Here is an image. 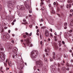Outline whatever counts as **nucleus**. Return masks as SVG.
Wrapping results in <instances>:
<instances>
[{"label": "nucleus", "instance_id": "e433bc0d", "mask_svg": "<svg viewBox=\"0 0 73 73\" xmlns=\"http://www.w3.org/2000/svg\"><path fill=\"white\" fill-rule=\"evenodd\" d=\"M62 43L63 44H65V42L64 41H62Z\"/></svg>", "mask_w": 73, "mask_h": 73}, {"label": "nucleus", "instance_id": "7ed1b4c3", "mask_svg": "<svg viewBox=\"0 0 73 73\" xmlns=\"http://www.w3.org/2000/svg\"><path fill=\"white\" fill-rule=\"evenodd\" d=\"M26 43L27 45V46H26V49H28V48H29V47H32V44H31V43H30L29 39L28 38L27 39Z\"/></svg>", "mask_w": 73, "mask_h": 73}, {"label": "nucleus", "instance_id": "2eb2a0df", "mask_svg": "<svg viewBox=\"0 0 73 73\" xmlns=\"http://www.w3.org/2000/svg\"><path fill=\"white\" fill-rule=\"evenodd\" d=\"M51 12L52 13H54L55 12L54 10H53V8H52V9H51Z\"/></svg>", "mask_w": 73, "mask_h": 73}, {"label": "nucleus", "instance_id": "5701e85b", "mask_svg": "<svg viewBox=\"0 0 73 73\" xmlns=\"http://www.w3.org/2000/svg\"><path fill=\"white\" fill-rule=\"evenodd\" d=\"M11 42L13 44H14V43H15V41H14V40H12L11 41Z\"/></svg>", "mask_w": 73, "mask_h": 73}, {"label": "nucleus", "instance_id": "774afa93", "mask_svg": "<svg viewBox=\"0 0 73 73\" xmlns=\"http://www.w3.org/2000/svg\"><path fill=\"white\" fill-rule=\"evenodd\" d=\"M69 51L70 52H72V50H69Z\"/></svg>", "mask_w": 73, "mask_h": 73}, {"label": "nucleus", "instance_id": "f3484780", "mask_svg": "<svg viewBox=\"0 0 73 73\" xmlns=\"http://www.w3.org/2000/svg\"><path fill=\"white\" fill-rule=\"evenodd\" d=\"M12 48V46L11 45H9L8 46V48L9 49H11Z\"/></svg>", "mask_w": 73, "mask_h": 73}, {"label": "nucleus", "instance_id": "2f4dec72", "mask_svg": "<svg viewBox=\"0 0 73 73\" xmlns=\"http://www.w3.org/2000/svg\"><path fill=\"white\" fill-rule=\"evenodd\" d=\"M50 61H53V59L52 58H51L50 59Z\"/></svg>", "mask_w": 73, "mask_h": 73}, {"label": "nucleus", "instance_id": "49530a36", "mask_svg": "<svg viewBox=\"0 0 73 73\" xmlns=\"http://www.w3.org/2000/svg\"><path fill=\"white\" fill-rule=\"evenodd\" d=\"M56 2H54L53 3V5H56Z\"/></svg>", "mask_w": 73, "mask_h": 73}, {"label": "nucleus", "instance_id": "c85d7f7f", "mask_svg": "<svg viewBox=\"0 0 73 73\" xmlns=\"http://www.w3.org/2000/svg\"><path fill=\"white\" fill-rule=\"evenodd\" d=\"M50 36L51 37H52V38H53V35H52V34L50 33Z\"/></svg>", "mask_w": 73, "mask_h": 73}, {"label": "nucleus", "instance_id": "9d476101", "mask_svg": "<svg viewBox=\"0 0 73 73\" xmlns=\"http://www.w3.org/2000/svg\"><path fill=\"white\" fill-rule=\"evenodd\" d=\"M44 0H41V1H42V2L40 3V6L41 7V6H44L45 5V4H44V3L43 2Z\"/></svg>", "mask_w": 73, "mask_h": 73}, {"label": "nucleus", "instance_id": "09e8293b", "mask_svg": "<svg viewBox=\"0 0 73 73\" xmlns=\"http://www.w3.org/2000/svg\"><path fill=\"white\" fill-rule=\"evenodd\" d=\"M67 70H69V68H67Z\"/></svg>", "mask_w": 73, "mask_h": 73}, {"label": "nucleus", "instance_id": "37998d69", "mask_svg": "<svg viewBox=\"0 0 73 73\" xmlns=\"http://www.w3.org/2000/svg\"><path fill=\"white\" fill-rule=\"evenodd\" d=\"M73 10L72 9H71V10H70V12H73Z\"/></svg>", "mask_w": 73, "mask_h": 73}, {"label": "nucleus", "instance_id": "a19ab883", "mask_svg": "<svg viewBox=\"0 0 73 73\" xmlns=\"http://www.w3.org/2000/svg\"><path fill=\"white\" fill-rule=\"evenodd\" d=\"M8 33H10L11 32V30H9L8 31Z\"/></svg>", "mask_w": 73, "mask_h": 73}, {"label": "nucleus", "instance_id": "e2e57ef3", "mask_svg": "<svg viewBox=\"0 0 73 73\" xmlns=\"http://www.w3.org/2000/svg\"><path fill=\"white\" fill-rule=\"evenodd\" d=\"M19 73H22V71L21 70H20L19 72Z\"/></svg>", "mask_w": 73, "mask_h": 73}, {"label": "nucleus", "instance_id": "c756f323", "mask_svg": "<svg viewBox=\"0 0 73 73\" xmlns=\"http://www.w3.org/2000/svg\"><path fill=\"white\" fill-rule=\"evenodd\" d=\"M44 9H45V8H44V7H43L41 8V10H44Z\"/></svg>", "mask_w": 73, "mask_h": 73}, {"label": "nucleus", "instance_id": "4c0bfd02", "mask_svg": "<svg viewBox=\"0 0 73 73\" xmlns=\"http://www.w3.org/2000/svg\"><path fill=\"white\" fill-rule=\"evenodd\" d=\"M32 33H31L29 34V36H31V35H32Z\"/></svg>", "mask_w": 73, "mask_h": 73}, {"label": "nucleus", "instance_id": "052dcab7", "mask_svg": "<svg viewBox=\"0 0 73 73\" xmlns=\"http://www.w3.org/2000/svg\"><path fill=\"white\" fill-rule=\"evenodd\" d=\"M30 28H32V25H30Z\"/></svg>", "mask_w": 73, "mask_h": 73}, {"label": "nucleus", "instance_id": "4468645a", "mask_svg": "<svg viewBox=\"0 0 73 73\" xmlns=\"http://www.w3.org/2000/svg\"><path fill=\"white\" fill-rule=\"evenodd\" d=\"M67 7H66L67 8H70V7H71V4H69V5L67 4Z\"/></svg>", "mask_w": 73, "mask_h": 73}, {"label": "nucleus", "instance_id": "f257e3e1", "mask_svg": "<svg viewBox=\"0 0 73 73\" xmlns=\"http://www.w3.org/2000/svg\"><path fill=\"white\" fill-rule=\"evenodd\" d=\"M38 54V51L35 50H33L30 53V56L34 60H36V57L37 56Z\"/></svg>", "mask_w": 73, "mask_h": 73}, {"label": "nucleus", "instance_id": "7c9ffc66", "mask_svg": "<svg viewBox=\"0 0 73 73\" xmlns=\"http://www.w3.org/2000/svg\"><path fill=\"white\" fill-rule=\"evenodd\" d=\"M15 54H13V58H15Z\"/></svg>", "mask_w": 73, "mask_h": 73}, {"label": "nucleus", "instance_id": "20e7f679", "mask_svg": "<svg viewBox=\"0 0 73 73\" xmlns=\"http://www.w3.org/2000/svg\"><path fill=\"white\" fill-rule=\"evenodd\" d=\"M36 64L38 67L39 66H41L42 65L43 63L42 62L41 60H38L36 61Z\"/></svg>", "mask_w": 73, "mask_h": 73}, {"label": "nucleus", "instance_id": "a211bd4d", "mask_svg": "<svg viewBox=\"0 0 73 73\" xmlns=\"http://www.w3.org/2000/svg\"><path fill=\"white\" fill-rule=\"evenodd\" d=\"M48 6H49V7L50 8V9H52V8H53V7H52L51 6V5L50 4H49V5H48Z\"/></svg>", "mask_w": 73, "mask_h": 73}, {"label": "nucleus", "instance_id": "338daca9", "mask_svg": "<svg viewBox=\"0 0 73 73\" xmlns=\"http://www.w3.org/2000/svg\"><path fill=\"white\" fill-rule=\"evenodd\" d=\"M67 28V27H64V29H66Z\"/></svg>", "mask_w": 73, "mask_h": 73}, {"label": "nucleus", "instance_id": "8fccbe9b", "mask_svg": "<svg viewBox=\"0 0 73 73\" xmlns=\"http://www.w3.org/2000/svg\"><path fill=\"white\" fill-rule=\"evenodd\" d=\"M4 65L5 66H7V64L6 63H4Z\"/></svg>", "mask_w": 73, "mask_h": 73}, {"label": "nucleus", "instance_id": "39448f33", "mask_svg": "<svg viewBox=\"0 0 73 73\" xmlns=\"http://www.w3.org/2000/svg\"><path fill=\"white\" fill-rule=\"evenodd\" d=\"M53 58L54 60H56L58 61H60V58L59 57V56L56 55V57L55 56H54L53 57Z\"/></svg>", "mask_w": 73, "mask_h": 73}, {"label": "nucleus", "instance_id": "f03ea898", "mask_svg": "<svg viewBox=\"0 0 73 73\" xmlns=\"http://www.w3.org/2000/svg\"><path fill=\"white\" fill-rule=\"evenodd\" d=\"M4 49V48L2 47L1 45L0 44V50H2ZM0 58L3 60H5V54L2 53L1 52H0Z\"/></svg>", "mask_w": 73, "mask_h": 73}, {"label": "nucleus", "instance_id": "5fc2aeb1", "mask_svg": "<svg viewBox=\"0 0 73 73\" xmlns=\"http://www.w3.org/2000/svg\"><path fill=\"white\" fill-rule=\"evenodd\" d=\"M50 30L51 32H52V29H50Z\"/></svg>", "mask_w": 73, "mask_h": 73}, {"label": "nucleus", "instance_id": "58836bf2", "mask_svg": "<svg viewBox=\"0 0 73 73\" xmlns=\"http://www.w3.org/2000/svg\"><path fill=\"white\" fill-rule=\"evenodd\" d=\"M72 30H70L69 32L70 33H72Z\"/></svg>", "mask_w": 73, "mask_h": 73}, {"label": "nucleus", "instance_id": "a18cd8bd", "mask_svg": "<svg viewBox=\"0 0 73 73\" xmlns=\"http://www.w3.org/2000/svg\"><path fill=\"white\" fill-rule=\"evenodd\" d=\"M0 72H1V73H4V72L3 71L1 70Z\"/></svg>", "mask_w": 73, "mask_h": 73}, {"label": "nucleus", "instance_id": "412c9836", "mask_svg": "<svg viewBox=\"0 0 73 73\" xmlns=\"http://www.w3.org/2000/svg\"><path fill=\"white\" fill-rule=\"evenodd\" d=\"M66 65L67 66H68V67L70 66H69V63H66Z\"/></svg>", "mask_w": 73, "mask_h": 73}, {"label": "nucleus", "instance_id": "9b49d317", "mask_svg": "<svg viewBox=\"0 0 73 73\" xmlns=\"http://www.w3.org/2000/svg\"><path fill=\"white\" fill-rule=\"evenodd\" d=\"M9 7H11V6L12 5V2L11 1H9Z\"/></svg>", "mask_w": 73, "mask_h": 73}, {"label": "nucleus", "instance_id": "c03bdc74", "mask_svg": "<svg viewBox=\"0 0 73 73\" xmlns=\"http://www.w3.org/2000/svg\"><path fill=\"white\" fill-rule=\"evenodd\" d=\"M27 8L28 9H29L30 8V7L29 6H27Z\"/></svg>", "mask_w": 73, "mask_h": 73}, {"label": "nucleus", "instance_id": "72a5a7b5", "mask_svg": "<svg viewBox=\"0 0 73 73\" xmlns=\"http://www.w3.org/2000/svg\"><path fill=\"white\" fill-rule=\"evenodd\" d=\"M23 21L24 22H26V20L25 19H23Z\"/></svg>", "mask_w": 73, "mask_h": 73}, {"label": "nucleus", "instance_id": "a878e982", "mask_svg": "<svg viewBox=\"0 0 73 73\" xmlns=\"http://www.w3.org/2000/svg\"><path fill=\"white\" fill-rule=\"evenodd\" d=\"M34 70H36V66H34Z\"/></svg>", "mask_w": 73, "mask_h": 73}, {"label": "nucleus", "instance_id": "f704fd0d", "mask_svg": "<svg viewBox=\"0 0 73 73\" xmlns=\"http://www.w3.org/2000/svg\"><path fill=\"white\" fill-rule=\"evenodd\" d=\"M46 1L47 3H49V0H46Z\"/></svg>", "mask_w": 73, "mask_h": 73}, {"label": "nucleus", "instance_id": "dca6fc26", "mask_svg": "<svg viewBox=\"0 0 73 73\" xmlns=\"http://www.w3.org/2000/svg\"><path fill=\"white\" fill-rule=\"evenodd\" d=\"M8 64L10 66H12V64H11V62H8Z\"/></svg>", "mask_w": 73, "mask_h": 73}, {"label": "nucleus", "instance_id": "bf43d9fd", "mask_svg": "<svg viewBox=\"0 0 73 73\" xmlns=\"http://www.w3.org/2000/svg\"><path fill=\"white\" fill-rule=\"evenodd\" d=\"M60 36L62 35V32H60Z\"/></svg>", "mask_w": 73, "mask_h": 73}, {"label": "nucleus", "instance_id": "473e14b6", "mask_svg": "<svg viewBox=\"0 0 73 73\" xmlns=\"http://www.w3.org/2000/svg\"><path fill=\"white\" fill-rule=\"evenodd\" d=\"M17 68L18 69H20V70H21V69H22V67H21V68H19L18 67H17Z\"/></svg>", "mask_w": 73, "mask_h": 73}, {"label": "nucleus", "instance_id": "6ab92c4d", "mask_svg": "<svg viewBox=\"0 0 73 73\" xmlns=\"http://www.w3.org/2000/svg\"><path fill=\"white\" fill-rule=\"evenodd\" d=\"M48 22L49 23H50V24H51V25H54V24H53V23H51L50 22H49V21H48Z\"/></svg>", "mask_w": 73, "mask_h": 73}, {"label": "nucleus", "instance_id": "3c124183", "mask_svg": "<svg viewBox=\"0 0 73 73\" xmlns=\"http://www.w3.org/2000/svg\"><path fill=\"white\" fill-rule=\"evenodd\" d=\"M72 14H70V17H72Z\"/></svg>", "mask_w": 73, "mask_h": 73}, {"label": "nucleus", "instance_id": "864d4df0", "mask_svg": "<svg viewBox=\"0 0 73 73\" xmlns=\"http://www.w3.org/2000/svg\"><path fill=\"white\" fill-rule=\"evenodd\" d=\"M58 66H60V64H59V63L58 64Z\"/></svg>", "mask_w": 73, "mask_h": 73}, {"label": "nucleus", "instance_id": "6e6552de", "mask_svg": "<svg viewBox=\"0 0 73 73\" xmlns=\"http://www.w3.org/2000/svg\"><path fill=\"white\" fill-rule=\"evenodd\" d=\"M13 51L14 53H16V52H17V50H18V49H17V48L14 47L13 49Z\"/></svg>", "mask_w": 73, "mask_h": 73}, {"label": "nucleus", "instance_id": "393cba45", "mask_svg": "<svg viewBox=\"0 0 73 73\" xmlns=\"http://www.w3.org/2000/svg\"><path fill=\"white\" fill-rule=\"evenodd\" d=\"M25 34L26 35H27V36H29V34H28V33L26 32L25 33Z\"/></svg>", "mask_w": 73, "mask_h": 73}, {"label": "nucleus", "instance_id": "aec40b11", "mask_svg": "<svg viewBox=\"0 0 73 73\" xmlns=\"http://www.w3.org/2000/svg\"><path fill=\"white\" fill-rule=\"evenodd\" d=\"M40 22H41V21L42 22L44 21V19L42 18L40 20Z\"/></svg>", "mask_w": 73, "mask_h": 73}, {"label": "nucleus", "instance_id": "ea45409f", "mask_svg": "<svg viewBox=\"0 0 73 73\" xmlns=\"http://www.w3.org/2000/svg\"><path fill=\"white\" fill-rule=\"evenodd\" d=\"M29 13H32V10H29Z\"/></svg>", "mask_w": 73, "mask_h": 73}, {"label": "nucleus", "instance_id": "b1692460", "mask_svg": "<svg viewBox=\"0 0 73 73\" xmlns=\"http://www.w3.org/2000/svg\"><path fill=\"white\" fill-rule=\"evenodd\" d=\"M68 25V24H67V23L66 22H65V23H64V25L65 26H67V25Z\"/></svg>", "mask_w": 73, "mask_h": 73}, {"label": "nucleus", "instance_id": "680f3d73", "mask_svg": "<svg viewBox=\"0 0 73 73\" xmlns=\"http://www.w3.org/2000/svg\"><path fill=\"white\" fill-rule=\"evenodd\" d=\"M28 0H27L26 1H25V3H28Z\"/></svg>", "mask_w": 73, "mask_h": 73}, {"label": "nucleus", "instance_id": "13d9d810", "mask_svg": "<svg viewBox=\"0 0 73 73\" xmlns=\"http://www.w3.org/2000/svg\"><path fill=\"white\" fill-rule=\"evenodd\" d=\"M23 63H24V62H23L22 61L21 62V64H23Z\"/></svg>", "mask_w": 73, "mask_h": 73}, {"label": "nucleus", "instance_id": "6e6d98bb", "mask_svg": "<svg viewBox=\"0 0 73 73\" xmlns=\"http://www.w3.org/2000/svg\"><path fill=\"white\" fill-rule=\"evenodd\" d=\"M18 29H17V28H15V31H17V30H18Z\"/></svg>", "mask_w": 73, "mask_h": 73}, {"label": "nucleus", "instance_id": "4d7b16f0", "mask_svg": "<svg viewBox=\"0 0 73 73\" xmlns=\"http://www.w3.org/2000/svg\"><path fill=\"white\" fill-rule=\"evenodd\" d=\"M12 36H13V37H15V35L14 34H12Z\"/></svg>", "mask_w": 73, "mask_h": 73}, {"label": "nucleus", "instance_id": "423d86ee", "mask_svg": "<svg viewBox=\"0 0 73 73\" xmlns=\"http://www.w3.org/2000/svg\"><path fill=\"white\" fill-rule=\"evenodd\" d=\"M18 9H25V8H24V7L23 6V5H21L20 6H18L17 7Z\"/></svg>", "mask_w": 73, "mask_h": 73}, {"label": "nucleus", "instance_id": "0eeeda50", "mask_svg": "<svg viewBox=\"0 0 73 73\" xmlns=\"http://www.w3.org/2000/svg\"><path fill=\"white\" fill-rule=\"evenodd\" d=\"M49 33L48 32V30H46L45 31V36L46 37H48Z\"/></svg>", "mask_w": 73, "mask_h": 73}, {"label": "nucleus", "instance_id": "f8f14e48", "mask_svg": "<svg viewBox=\"0 0 73 73\" xmlns=\"http://www.w3.org/2000/svg\"><path fill=\"white\" fill-rule=\"evenodd\" d=\"M70 26H71V25L72 26H73V20H71V22H70Z\"/></svg>", "mask_w": 73, "mask_h": 73}, {"label": "nucleus", "instance_id": "603ef678", "mask_svg": "<svg viewBox=\"0 0 73 73\" xmlns=\"http://www.w3.org/2000/svg\"><path fill=\"white\" fill-rule=\"evenodd\" d=\"M9 68H6V70H9Z\"/></svg>", "mask_w": 73, "mask_h": 73}, {"label": "nucleus", "instance_id": "69168bd1", "mask_svg": "<svg viewBox=\"0 0 73 73\" xmlns=\"http://www.w3.org/2000/svg\"><path fill=\"white\" fill-rule=\"evenodd\" d=\"M36 32L37 33H38V32H39V30H37Z\"/></svg>", "mask_w": 73, "mask_h": 73}, {"label": "nucleus", "instance_id": "cd10ccee", "mask_svg": "<svg viewBox=\"0 0 73 73\" xmlns=\"http://www.w3.org/2000/svg\"><path fill=\"white\" fill-rule=\"evenodd\" d=\"M45 27L43 26L41 27V29H45Z\"/></svg>", "mask_w": 73, "mask_h": 73}, {"label": "nucleus", "instance_id": "1a4fd4ad", "mask_svg": "<svg viewBox=\"0 0 73 73\" xmlns=\"http://www.w3.org/2000/svg\"><path fill=\"white\" fill-rule=\"evenodd\" d=\"M9 38V37L8 36V35H5L3 36V39L5 40H7V39L8 38Z\"/></svg>", "mask_w": 73, "mask_h": 73}, {"label": "nucleus", "instance_id": "ddd939ff", "mask_svg": "<svg viewBox=\"0 0 73 73\" xmlns=\"http://www.w3.org/2000/svg\"><path fill=\"white\" fill-rule=\"evenodd\" d=\"M73 2V0H68L67 1V3H72Z\"/></svg>", "mask_w": 73, "mask_h": 73}, {"label": "nucleus", "instance_id": "4be33fe9", "mask_svg": "<svg viewBox=\"0 0 73 73\" xmlns=\"http://www.w3.org/2000/svg\"><path fill=\"white\" fill-rule=\"evenodd\" d=\"M54 37V40L55 41H57V37L55 36Z\"/></svg>", "mask_w": 73, "mask_h": 73}, {"label": "nucleus", "instance_id": "de8ad7c7", "mask_svg": "<svg viewBox=\"0 0 73 73\" xmlns=\"http://www.w3.org/2000/svg\"><path fill=\"white\" fill-rule=\"evenodd\" d=\"M48 41H50V38H48Z\"/></svg>", "mask_w": 73, "mask_h": 73}, {"label": "nucleus", "instance_id": "79ce46f5", "mask_svg": "<svg viewBox=\"0 0 73 73\" xmlns=\"http://www.w3.org/2000/svg\"><path fill=\"white\" fill-rule=\"evenodd\" d=\"M42 41H41L40 42V45H42Z\"/></svg>", "mask_w": 73, "mask_h": 73}, {"label": "nucleus", "instance_id": "bb28decb", "mask_svg": "<svg viewBox=\"0 0 73 73\" xmlns=\"http://www.w3.org/2000/svg\"><path fill=\"white\" fill-rule=\"evenodd\" d=\"M23 37L24 38H26L27 37V35H23Z\"/></svg>", "mask_w": 73, "mask_h": 73}, {"label": "nucleus", "instance_id": "c9c22d12", "mask_svg": "<svg viewBox=\"0 0 73 73\" xmlns=\"http://www.w3.org/2000/svg\"><path fill=\"white\" fill-rule=\"evenodd\" d=\"M15 24V23H14V22H13L11 24L13 25Z\"/></svg>", "mask_w": 73, "mask_h": 73}, {"label": "nucleus", "instance_id": "0e129e2a", "mask_svg": "<svg viewBox=\"0 0 73 73\" xmlns=\"http://www.w3.org/2000/svg\"><path fill=\"white\" fill-rule=\"evenodd\" d=\"M73 62V60L72 59L71 60L70 62Z\"/></svg>", "mask_w": 73, "mask_h": 73}]
</instances>
